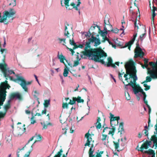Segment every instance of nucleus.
I'll return each instance as SVG.
<instances>
[{"instance_id":"obj_51","label":"nucleus","mask_w":157,"mask_h":157,"mask_svg":"<svg viewBox=\"0 0 157 157\" xmlns=\"http://www.w3.org/2000/svg\"><path fill=\"white\" fill-rule=\"evenodd\" d=\"M69 104H69V103H63L62 105V108L63 109H65V108L67 109L68 108V105Z\"/></svg>"},{"instance_id":"obj_4","label":"nucleus","mask_w":157,"mask_h":157,"mask_svg":"<svg viewBox=\"0 0 157 157\" xmlns=\"http://www.w3.org/2000/svg\"><path fill=\"white\" fill-rule=\"evenodd\" d=\"M126 85L127 86H131L133 88V90L135 94H136L138 93L139 92H140L143 95V99L144 102L146 105L148 109V113L149 115H150V113L151 110V108L150 106L148 105L147 101L146 100L147 95L143 91V90L141 88L139 85H134L133 82L132 81H130L129 83H128Z\"/></svg>"},{"instance_id":"obj_15","label":"nucleus","mask_w":157,"mask_h":157,"mask_svg":"<svg viewBox=\"0 0 157 157\" xmlns=\"http://www.w3.org/2000/svg\"><path fill=\"white\" fill-rule=\"evenodd\" d=\"M110 115V124L111 126H114L115 125V124H113V123L115 121H117V125L118 124V121L120 120V118L119 116L118 117H114V115H113L111 113H109Z\"/></svg>"},{"instance_id":"obj_55","label":"nucleus","mask_w":157,"mask_h":157,"mask_svg":"<svg viewBox=\"0 0 157 157\" xmlns=\"http://www.w3.org/2000/svg\"><path fill=\"white\" fill-rule=\"evenodd\" d=\"M79 64V62L78 61L76 60L74 61V64L73 66L74 67H76Z\"/></svg>"},{"instance_id":"obj_5","label":"nucleus","mask_w":157,"mask_h":157,"mask_svg":"<svg viewBox=\"0 0 157 157\" xmlns=\"http://www.w3.org/2000/svg\"><path fill=\"white\" fill-rule=\"evenodd\" d=\"M32 145L27 144L20 151L17 152V157H29L30 153L33 151Z\"/></svg>"},{"instance_id":"obj_19","label":"nucleus","mask_w":157,"mask_h":157,"mask_svg":"<svg viewBox=\"0 0 157 157\" xmlns=\"http://www.w3.org/2000/svg\"><path fill=\"white\" fill-rule=\"evenodd\" d=\"M95 35V33L93 32V34L91 36V39L94 40V46H97L100 44L101 43L100 40L99 38H97L94 36Z\"/></svg>"},{"instance_id":"obj_11","label":"nucleus","mask_w":157,"mask_h":157,"mask_svg":"<svg viewBox=\"0 0 157 157\" xmlns=\"http://www.w3.org/2000/svg\"><path fill=\"white\" fill-rule=\"evenodd\" d=\"M135 55L134 57L136 58L138 57L142 58L144 55V53L142 51L141 48L139 46L138 43L136 44V47L134 51Z\"/></svg>"},{"instance_id":"obj_34","label":"nucleus","mask_w":157,"mask_h":157,"mask_svg":"<svg viewBox=\"0 0 157 157\" xmlns=\"http://www.w3.org/2000/svg\"><path fill=\"white\" fill-rule=\"evenodd\" d=\"M85 137H86L87 139L89 138V141H91L92 140V138L91 136V135L89 133V132L87 133L85 136Z\"/></svg>"},{"instance_id":"obj_25","label":"nucleus","mask_w":157,"mask_h":157,"mask_svg":"<svg viewBox=\"0 0 157 157\" xmlns=\"http://www.w3.org/2000/svg\"><path fill=\"white\" fill-rule=\"evenodd\" d=\"M26 128H24V130L23 131H21L22 130L21 128H20L17 131V132L15 134V136H21L24 132H25Z\"/></svg>"},{"instance_id":"obj_61","label":"nucleus","mask_w":157,"mask_h":157,"mask_svg":"<svg viewBox=\"0 0 157 157\" xmlns=\"http://www.w3.org/2000/svg\"><path fill=\"white\" fill-rule=\"evenodd\" d=\"M96 27L95 26H91L90 28V29L89 30V31H90H90L92 30H94L95 28Z\"/></svg>"},{"instance_id":"obj_14","label":"nucleus","mask_w":157,"mask_h":157,"mask_svg":"<svg viewBox=\"0 0 157 157\" xmlns=\"http://www.w3.org/2000/svg\"><path fill=\"white\" fill-rule=\"evenodd\" d=\"M103 60H104V59ZM108 62L106 63H105L104 60H103L104 63H102L100 62H98L100 63H101L103 64H104L105 65H106L107 67H109L110 66H111L112 67L114 68H116V66L115 64H113V61L112 59V58L110 57H109L107 58Z\"/></svg>"},{"instance_id":"obj_17","label":"nucleus","mask_w":157,"mask_h":157,"mask_svg":"<svg viewBox=\"0 0 157 157\" xmlns=\"http://www.w3.org/2000/svg\"><path fill=\"white\" fill-rule=\"evenodd\" d=\"M72 102H71V100H70V102L69 104L71 105H73L75 103L76 101H77L78 103L83 102L84 101L83 99H81V97L79 96H78L77 98L76 97H73L72 98Z\"/></svg>"},{"instance_id":"obj_22","label":"nucleus","mask_w":157,"mask_h":157,"mask_svg":"<svg viewBox=\"0 0 157 157\" xmlns=\"http://www.w3.org/2000/svg\"><path fill=\"white\" fill-rule=\"evenodd\" d=\"M101 121V119L100 117H98L97 122L95 123V124H97V125L96 126V127L97 129H100L101 127V124L100 123V121Z\"/></svg>"},{"instance_id":"obj_57","label":"nucleus","mask_w":157,"mask_h":157,"mask_svg":"<svg viewBox=\"0 0 157 157\" xmlns=\"http://www.w3.org/2000/svg\"><path fill=\"white\" fill-rule=\"evenodd\" d=\"M119 31V30L117 28H116L114 29H113V31H112V32L115 33H117Z\"/></svg>"},{"instance_id":"obj_20","label":"nucleus","mask_w":157,"mask_h":157,"mask_svg":"<svg viewBox=\"0 0 157 157\" xmlns=\"http://www.w3.org/2000/svg\"><path fill=\"white\" fill-rule=\"evenodd\" d=\"M10 100H8L7 103L4 105V112H5L6 113L8 110L10 108Z\"/></svg>"},{"instance_id":"obj_29","label":"nucleus","mask_w":157,"mask_h":157,"mask_svg":"<svg viewBox=\"0 0 157 157\" xmlns=\"http://www.w3.org/2000/svg\"><path fill=\"white\" fill-rule=\"evenodd\" d=\"M142 29L144 32V33L140 35V38L141 41L143 40L144 39V36L146 35V34L145 27H143L142 28Z\"/></svg>"},{"instance_id":"obj_62","label":"nucleus","mask_w":157,"mask_h":157,"mask_svg":"<svg viewBox=\"0 0 157 157\" xmlns=\"http://www.w3.org/2000/svg\"><path fill=\"white\" fill-rule=\"evenodd\" d=\"M101 155L99 153L97 152V155L95 157H101Z\"/></svg>"},{"instance_id":"obj_18","label":"nucleus","mask_w":157,"mask_h":157,"mask_svg":"<svg viewBox=\"0 0 157 157\" xmlns=\"http://www.w3.org/2000/svg\"><path fill=\"white\" fill-rule=\"evenodd\" d=\"M137 33H136L134 34L133 36V37L130 41H129L128 42L126 43L124 45V48L128 47V49L130 50L131 46L133 44L134 41H135L136 37L137 36Z\"/></svg>"},{"instance_id":"obj_10","label":"nucleus","mask_w":157,"mask_h":157,"mask_svg":"<svg viewBox=\"0 0 157 157\" xmlns=\"http://www.w3.org/2000/svg\"><path fill=\"white\" fill-rule=\"evenodd\" d=\"M73 34L74 33H73L72 35H70L69 29L66 26L64 30V36L66 37L67 38H68L69 39L70 44L72 45H73L74 46V47H75L76 44L73 40Z\"/></svg>"},{"instance_id":"obj_46","label":"nucleus","mask_w":157,"mask_h":157,"mask_svg":"<svg viewBox=\"0 0 157 157\" xmlns=\"http://www.w3.org/2000/svg\"><path fill=\"white\" fill-rule=\"evenodd\" d=\"M16 5V0H11V2L9 4V5H12L13 6H15Z\"/></svg>"},{"instance_id":"obj_28","label":"nucleus","mask_w":157,"mask_h":157,"mask_svg":"<svg viewBox=\"0 0 157 157\" xmlns=\"http://www.w3.org/2000/svg\"><path fill=\"white\" fill-rule=\"evenodd\" d=\"M144 152L145 153H147L149 155H152L153 154L155 155L154 151L151 149H149L148 151H145Z\"/></svg>"},{"instance_id":"obj_3","label":"nucleus","mask_w":157,"mask_h":157,"mask_svg":"<svg viewBox=\"0 0 157 157\" xmlns=\"http://www.w3.org/2000/svg\"><path fill=\"white\" fill-rule=\"evenodd\" d=\"M5 58L6 55H4L3 59L2 60L3 63H0V69L3 73L4 77L6 78V80L9 79L10 80L15 81L17 80L14 79L10 75L12 74H15V73L13 71L10 70L9 68H7V65L5 63Z\"/></svg>"},{"instance_id":"obj_50","label":"nucleus","mask_w":157,"mask_h":157,"mask_svg":"<svg viewBox=\"0 0 157 157\" xmlns=\"http://www.w3.org/2000/svg\"><path fill=\"white\" fill-rule=\"evenodd\" d=\"M144 86L145 87L144 89V90L145 91H147V90L150 89V86L147 85L146 84H144Z\"/></svg>"},{"instance_id":"obj_30","label":"nucleus","mask_w":157,"mask_h":157,"mask_svg":"<svg viewBox=\"0 0 157 157\" xmlns=\"http://www.w3.org/2000/svg\"><path fill=\"white\" fill-rule=\"evenodd\" d=\"M124 123L123 122H121L119 124V128L118 129V132H122L124 131Z\"/></svg>"},{"instance_id":"obj_1","label":"nucleus","mask_w":157,"mask_h":157,"mask_svg":"<svg viewBox=\"0 0 157 157\" xmlns=\"http://www.w3.org/2000/svg\"><path fill=\"white\" fill-rule=\"evenodd\" d=\"M91 42H94V40L91 38L88 39V42L86 43L84 50L82 53L83 55L90 58L91 59L95 62L104 63L103 59H101V58L107 56V54L100 48H91L90 44Z\"/></svg>"},{"instance_id":"obj_7","label":"nucleus","mask_w":157,"mask_h":157,"mask_svg":"<svg viewBox=\"0 0 157 157\" xmlns=\"http://www.w3.org/2000/svg\"><path fill=\"white\" fill-rule=\"evenodd\" d=\"M16 13V12L15 10L12 8L10 9L9 11H5L3 12L2 18L0 19V23L3 22L4 21L7 19V17L9 19L13 17L15 14Z\"/></svg>"},{"instance_id":"obj_24","label":"nucleus","mask_w":157,"mask_h":157,"mask_svg":"<svg viewBox=\"0 0 157 157\" xmlns=\"http://www.w3.org/2000/svg\"><path fill=\"white\" fill-rule=\"evenodd\" d=\"M113 143L115 149L117 150V151H119L118 149L119 147V139L117 141H113Z\"/></svg>"},{"instance_id":"obj_53","label":"nucleus","mask_w":157,"mask_h":157,"mask_svg":"<svg viewBox=\"0 0 157 157\" xmlns=\"http://www.w3.org/2000/svg\"><path fill=\"white\" fill-rule=\"evenodd\" d=\"M31 123L32 124H33L36 122V121L34 119V117L33 116L31 118Z\"/></svg>"},{"instance_id":"obj_64","label":"nucleus","mask_w":157,"mask_h":157,"mask_svg":"<svg viewBox=\"0 0 157 157\" xmlns=\"http://www.w3.org/2000/svg\"><path fill=\"white\" fill-rule=\"evenodd\" d=\"M155 131L157 130V119L156 120V124L155 126Z\"/></svg>"},{"instance_id":"obj_9","label":"nucleus","mask_w":157,"mask_h":157,"mask_svg":"<svg viewBox=\"0 0 157 157\" xmlns=\"http://www.w3.org/2000/svg\"><path fill=\"white\" fill-rule=\"evenodd\" d=\"M57 57L58 59L60 60V62L63 63L65 65V68L64 70L63 75L64 77H67V75L68 74L69 70L67 65L64 63V60H65L67 62V61L65 57L63 55L62 53L59 55V52H58Z\"/></svg>"},{"instance_id":"obj_44","label":"nucleus","mask_w":157,"mask_h":157,"mask_svg":"<svg viewBox=\"0 0 157 157\" xmlns=\"http://www.w3.org/2000/svg\"><path fill=\"white\" fill-rule=\"evenodd\" d=\"M16 98L19 100H21L22 99V95L18 92L17 94Z\"/></svg>"},{"instance_id":"obj_49","label":"nucleus","mask_w":157,"mask_h":157,"mask_svg":"<svg viewBox=\"0 0 157 157\" xmlns=\"http://www.w3.org/2000/svg\"><path fill=\"white\" fill-rule=\"evenodd\" d=\"M125 96L126 97V98L127 100H129L130 99L131 97L129 94V93L128 92L127 93H125Z\"/></svg>"},{"instance_id":"obj_41","label":"nucleus","mask_w":157,"mask_h":157,"mask_svg":"<svg viewBox=\"0 0 157 157\" xmlns=\"http://www.w3.org/2000/svg\"><path fill=\"white\" fill-rule=\"evenodd\" d=\"M122 75H123V74H121V73L120 72H118V77L119 79L123 82V83L124 84V82L123 81V79L122 78Z\"/></svg>"},{"instance_id":"obj_40","label":"nucleus","mask_w":157,"mask_h":157,"mask_svg":"<svg viewBox=\"0 0 157 157\" xmlns=\"http://www.w3.org/2000/svg\"><path fill=\"white\" fill-rule=\"evenodd\" d=\"M35 136H35V137H36L37 141H40L41 140V139H42V137L39 134L37 135V134H36L35 135Z\"/></svg>"},{"instance_id":"obj_56","label":"nucleus","mask_w":157,"mask_h":157,"mask_svg":"<svg viewBox=\"0 0 157 157\" xmlns=\"http://www.w3.org/2000/svg\"><path fill=\"white\" fill-rule=\"evenodd\" d=\"M14 18V17H11V18L10 19V21H5L3 22H4V23L5 24H8L9 22H12Z\"/></svg>"},{"instance_id":"obj_43","label":"nucleus","mask_w":157,"mask_h":157,"mask_svg":"<svg viewBox=\"0 0 157 157\" xmlns=\"http://www.w3.org/2000/svg\"><path fill=\"white\" fill-rule=\"evenodd\" d=\"M151 122V120H150V115H149V119H148V126H145V127H144V128L145 129H149V127H150V123Z\"/></svg>"},{"instance_id":"obj_35","label":"nucleus","mask_w":157,"mask_h":157,"mask_svg":"<svg viewBox=\"0 0 157 157\" xmlns=\"http://www.w3.org/2000/svg\"><path fill=\"white\" fill-rule=\"evenodd\" d=\"M151 78H152L151 76H147L146 77V79L145 81L143 82L142 83H144L145 82H150L151 80Z\"/></svg>"},{"instance_id":"obj_60","label":"nucleus","mask_w":157,"mask_h":157,"mask_svg":"<svg viewBox=\"0 0 157 157\" xmlns=\"http://www.w3.org/2000/svg\"><path fill=\"white\" fill-rule=\"evenodd\" d=\"M46 111H47L46 109H45L44 110H43L42 111L41 114H46Z\"/></svg>"},{"instance_id":"obj_12","label":"nucleus","mask_w":157,"mask_h":157,"mask_svg":"<svg viewBox=\"0 0 157 157\" xmlns=\"http://www.w3.org/2000/svg\"><path fill=\"white\" fill-rule=\"evenodd\" d=\"M112 127L111 128H110L106 127H104V125H103V128H104L103 130L102 133L105 132L106 133H108L109 135H111L112 136H113L115 131L116 128L114 127V126H112Z\"/></svg>"},{"instance_id":"obj_38","label":"nucleus","mask_w":157,"mask_h":157,"mask_svg":"<svg viewBox=\"0 0 157 157\" xmlns=\"http://www.w3.org/2000/svg\"><path fill=\"white\" fill-rule=\"evenodd\" d=\"M58 40L59 41V43H61L62 41L63 42V45H65V44L66 43V39L65 38H58Z\"/></svg>"},{"instance_id":"obj_48","label":"nucleus","mask_w":157,"mask_h":157,"mask_svg":"<svg viewBox=\"0 0 157 157\" xmlns=\"http://www.w3.org/2000/svg\"><path fill=\"white\" fill-rule=\"evenodd\" d=\"M0 52L2 54H3L4 53V52H5V54H4L3 55V56H4V55H5L6 56V53L7 52V50L6 49H3L1 48L0 49Z\"/></svg>"},{"instance_id":"obj_13","label":"nucleus","mask_w":157,"mask_h":157,"mask_svg":"<svg viewBox=\"0 0 157 157\" xmlns=\"http://www.w3.org/2000/svg\"><path fill=\"white\" fill-rule=\"evenodd\" d=\"M104 28V30L105 31L104 32H103L99 28V33L103 37V40L101 41L102 42H104L106 40L108 41L109 40L106 36V35L107 33V32L106 31L107 28L105 26Z\"/></svg>"},{"instance_id":"obj_36","label":"nucleus","mask_w":157,"mask_h":157,"mask_svg":"<svg viewBox=\"0 0 157 157\" xmlns=\"http://www.w3.org/2000/svg\"><path fill=\"white\" fill-rule=\"evenodd\" d=\"M41 124L43 126V129H46L47 128V126L48 125H52V124L50 123H48L47 124H45L44 122V123H41Z\"/></svg>"},{"instance_id":"obj_27","label":"nucleus","mask_w":157,"mask_h":157,"mask_svg":"<svg viewBox=\"0 0 157 157\" xmlns=\"http://www.w3.org/2000/svg\"><path fill=\"white\" fill-rule=\"evenodd\" d=\"M144 63L145 64L143 65L142 63H141L140 65H141V67L143 68H147L148 66V60L146 59H144Z\"/></svg>"},{"instance_id":"obj_39","label":"nucleus","mask_w":157,"mask_h":157,"mask_svg":"<svg viewBox=\"0 0 157 157\" xmlns=\"http://www.w3.org/2000/svg\"><path fill=\"white\" fill-rule=\"evenodd\" d=\"M66 126L67 127H64L63 128V130H65V131L64 133V134L65 135L66 134L67 131L66 130H67V127H68V125L67 124V123H65V122H64V123L63 124V125L62 127H63L64 126Z\"/></svg>"},{"instance_id":"obj_45","label":"nucleus","mask_w":157,"mask_h":157,"mask_svg":"<svg viewBox=\"0 0 157 157\" xmlns=\"http://www.w3.org/2000/svg\"><path fill=\"white\" fill-rule=\"evenodd\" d=\"M83 44H80L78 45H76L75 46V47H74L73 49H75L78 48H83Z\"/></svg>"},{"instance_id":"obj_6","label":"nucleus","mask_w":157,"mask_h":157,"mask_svg":"<svg viewBox=\"0 0 157 157\" xmlns=\"http://www.w3.org/2000/svg\"><path fill=\"white\" fill-rule=\"evenodd\" d=\"M8 84V81L5 80L3 82H2L0 85V109L1 106L3 105L5 101L6 96V85Z\"/></svg>"},{"instance_id":"obj_52","label":"nucleus","mask_w":157,"mask_h":157,"mask_svg":"<svg viewBox=\"0 0 157 157\" xmlns=\"http://www.w3.org/2000/svg\"><path fill=\"white\" fill-rule=\"evenodd\" d=\"M49 104V101L48 100H46L44 101V106L45 107H48V105Z\"/></svg>"},{"instance_id":"obj_16","label":"nucleus","mask_w":157,"mask_h":157,"mask_svg":"<svg viewBox=\"0 0 157 157\" xmlns=\"http://www.w3.org/2000/svg\"><path fill=\"white\" fill-rule=\"evenodd\" d=\"M151 141H148L147 140L145 143L142 145L140 148V149L138 150V151L143 152L144 149H147L148 148V146L151 145Z\"/></svg>"},{"instance_id":"obj_31","label":"nucleus","mask_w":157,"mask_h":157,"mask_svg":"<svg viewBox=\"0 0 157 157\" xmlns=\"http://www.w3.org/2000/svg\"><path fill=\"white\" fill-rule=\"evenodd\" d=\"M18 92H13L11 93L10 96V99H13L15 98H16Z\"/></svg>"},{"instance_id":"obj_42","label":"nucleus","mask_w":157,"mask_h":157,"mask_svg":"<svg viewBox=\"0 0 157 157\" xmlns=\"http://www.w3.org/2000/svg\"><path fill=\"white\" fill-rule=\"evenodd\" d=\"M107 26V27H106L107 28L106 31H107V30L108 31L112 32V31H113V28L112 25H110Z\"/></svg>"},{"instance_id":"obj_2","label":"nucleus","mask_w":157,"mask_h":157,"mask_svg":"<svg viewBox=\"0 0 157 157\" xmlns=\"http://www.w3.org/2000/svg\"><path fill=\"white\" fill-rule=\"evenodd\" d=\"M125 68L126 70V74L124 75L125 78V80L127 82L128 79L130 78L133 79V81H131L134 85H137L136 84V81L137 80L136 75V70L134 65V63L132 60H131L126 63L125 65Z\"/></svg>"},{"instance_id":"obj_21","label":"nucleus","mask_w":157,"mask_h":157,"mask_svg":"<svg viewBox=\"0 0 157 157\" xmlns=\"http://www.w3.org/2000/svg\"><path fill=\"white\" fill-rule=\"evenodd\" d=\"M94 145L93 144H91V146L90 148L89 151V157H94V155H93V153L94 151V149H93Z\"/></svg>"},{"instance_id":"obj_58","label":"nucleus","mask_w":157,"mask_h":157,"mask_svg":"<svg viewBox=\"0 0 157 157\" xmlns=\"http://www.w3.org/2000/svg\"><path fill=\"white\" fill-rule=\"evenodd\" d=\"M144 134H145V136H148V130L146 129H144Z\"/></svg>"},{"instance_id":"obj_8","label":"nucleus","mask_w":157,"mask_h":157,"mask_svg":"<svg viewBox=\"0 0 157 157\" xmlns=\"http://www.w3.org/2000/svg\"><path fill=\"white\" fill-rule=\"evenodd\" d=\"M16 76L17 77L16 80L21 82L20 84V86L25 92H27L28 88L26 86L31 84L32 81L27 82L22 76H19L18 75H16Z\"/></svg>"},{"instance_id":"obj_59","label":"nucleus","mask_w":157,"mask_h":157,"mask_svg":"<svg viewBox=\"0 0 157 157\" xmlns=\"http://www.w3.org/2000/svg\"><path fill=\"white\" fill-rule=\"evenodd\" d=\"M137 18L136 19V21H135V22H134V25H135V28H137V29H138V25H137V24H136V22H137Z\"/></svg>"},{"instance_id":"obj_26","label":"nucleus","mask_w":157,"mask_h":157,"mask_svg":"<svg viewBox=\"0 0 157 157\" xmlns=\"http://www.w3.org/2000/svg\"><path fill=\"white\" fill-rule=\"evenodd\" d=\"M156 8L154 6H153V9L152 12V15L151 17V20L152 21H153V23H154V17L155 16V11L156 10Z\"/></svg>"},{"instance_id":"obj_32","label":"nucleus","mask_w":157,"mask_h":157,"mask_svg":"<svg viewBox=\"0 0 157 157\" xmlns=\"http://www.w3.org/2000/svg\"><path fill=\"white\" fill-rule=\"evenodd\" d=\"M63 151L62 149H61L53 157H60L62 155Z\"/></svg>"},{"instance_id":"obj_47","label":"nucleus","mask_w":157,"mask_h":157,"mask_svg":"<svg viewBox=\"0 0 157 157\" xmlns=\"http://www.w3.org/2000/svg\"><path fill=\"white\" fill-rule=\"evenodd\" d=\"M93 34V33H91L90 32V31H88V33H86V34L85 35V36L87 38H89L90 36L92 35Z\"/></svg>"},{"instance_id":"obj_54","label":"nucleus","mask_w":157,"mask_h":157,"mask_svg":"<svg viewBox=\"0 0 157 157\" xmlns=\"http://www.w3.org/2000/svg\"><path fill=\"white\" fill-rule=\"evenodd\" d=\"M90 141H89V138H88V139H87V140L86 141V143H85V144L84 145L85 146H89V145L90 144Z\"/></svg>"},{"instance_id":"obj_23","label":"nucleus","mask_w":157,"mask_h":157,"mask_svg":"<svg viewBox=\"0 0 157 157\" xmlns=\"http://www.w3.org/2000/svg\"><path fill=\"white\" fill-rule=\"evenodd\" d=\"M151 141H152L156 147H157V137L155 135H153L151 136Z\"/></svg>"},{"instance_id":"obj_37","label":"nucleus","mask_w":157,"mask_h":157,"mask_svg":"<svg viewBox=\"0 0 157 157\" xmlns=\"http://www.w3.org/2000/svg\"><path fill=\"white\" fill-rule=\"evenodd\" d=\"M104 24L105 25V26H106V25L107 26H108V25H111L110 23L109 22V19L107 18H106V16L105 17L104 20Z\"/></svg>"},{"instance_id":"obj_63","label":"nucleus","mask_w":157,"mask_h":157,"mask_svg":"<svg viewBox=\"0 0 157 157\" xmlns=\"http://www.w3.org/2000/svg\"><path fill=\"white\" fill-rule=\"evenodd\" d=\"M69 50L71 52L72 55H73L75 53V52L71 48H69Z\"/></svg>"},{"instance_id":"obj_33","label":"nucleus","mask_w":157,"mask_h":157,"mask_svg":"<svg viewBox=\"0 0 157 157\" xmlns=\"http://www.w3.org/2000/svg\"><path fill=\"white\" fill-rule=\"evenodd\" d=\"M102 137L101 138V140L103 141L105 140H108L109 139V136H108L107 135L102 134Z\"/></svg>"}]
</instances>
